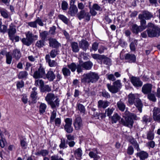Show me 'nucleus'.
I'll use <instances>...</instances> for the list:
<instances>
[{"instance_id": "14", "label": "nucleus", "mask_w": 160, "mask_h": 160, "mask_svg": "<svg viewBox=\"0 0 160 160\" xmlns=\"http://www.w3.org/2000/svg\"><path fill=\"white\" fill-rule=\"evenodd\" d=\"M152 86V84L150 83H146L144 84L142 87V92L145 94H147L151 92Z\"/></svg>"}, {"instance_id": "35", "label": "nucleus", "mask_w": 160, "mask_h": 160, "mask_svg": "<svg viewBox=\"0 0 160 160\" xmlns=\"http://www.w3.org/2000/svg\"><path fill=\"white\" fill-rule=\"evenodd\" d=\"M6 62L7 64H10L12 60V57L10 52H6Z\"/></svg>"}, {"instance_id": "55", "label": "nucleus", "mask_w": 160, "mask_h": 160, "mask_svg": "<svg viewBox=\"0 0 160 160\" xmlns=\"http://www.w3.org/2000/svg\"><path fill=\"white\" fill-rule=\"evenodd\" d=\"M0 135L2 139L0 140V146L1 148H3L5 146V142L4 137H2V133L0 131Z\"/></svg>"}, {"instance_id": "44", "label": "nucleus", "mask_w": 160, "mask_h": 160, "mask_svg": "<svg viewBox=\"0 0 160 160\" xmlns=\"http://www.w3.org/2000/svg\"><path fill=\"white\" fill-rule=\"evenodd\" d=\"M148 98L150 101L153 102H155L156 101V98L154 93H152L151 92L148 93Z\"/></svg>"}, {"instance_id": "41", "label": "nucleus", "mask_w": 160, "mask_h": 160, "mask_svg": "<svg viewBox=\"0 0 160 160\" xmlns=\"http://www.w3.org/2000/svg\"><path fill=\"white\" fill-rule=\"evenodd\" d=\"M92 58L95 59H98L100 60H103L104 55H101L98 54H92L91 55Z\"/></svg>"}, {"instance_id": "20", "label": "nucleus", "mask_w": 160, "mask_h": 160, "mask_svg": "<svg viewBox=\"0 0 160 160\" xmlns=\"http://www.w3.org/2000/svg\"><path fill=\"white\" fill-rule=\"evenodd\" d=\"M133 104L138 108L140 112H141L143 104L141 100L138 98H136Z\"/></svg>"}, {"instance_id": "56", "label": "nucleus", "mask_w": 160, "mask_h": 160, "mask_svg": "<svg viewBox=\"0 0 160 160\" xmlns=\"http://www.w3.org/2000/svg\"><path fill=\"white\" fill-rule=\"evenodd\" d=\"M20 145L22 149H25L27 148L28 144L25 140H21L20 141Z\"/></svg>"}, {"instance_id": "11", "label": "nucleus", "mask_w": 160, "mask_h": 160, "mask_svg": "<svg viewBox=\"0 0 160 160\" xmlns=\"http://www.w3.org/2000/svg\"><path fill=\"white\" fill-rule=\"evenodd\" d=\"M152 113L154 120L160 122V108L158 107H154L152 110Z\"/></svg>"}, {"instance_id": "50", "label": "nucleus", "mask_w": 160, "mask_h": 160, "mask_svg": "<svg viewBox=\"0 0 160 160\" xmlns=\"http://www.w3.org/2000/svg\"><path fill=\"white\" fill-rule=\"evenodd\" d=\"M52 90L51 88L48 85H43V86L41 89V91L42 92H49L51 91Z\"/></svg>"}, {"instance_id": "52", "label": "nucleus", "mask_w": 160, "mask_h": 160, "mask_svg": "<svg viewBox=\"0 0 160 160\" xmlns=\"http://www.w3.org/2000/svg\"><path fill=\"white\" fill-rule=\"evenodd\" d=\"M58 17L65 24H67L68 23V19L63 15L60 14L58 15Z\"/></svg>"}, {"instance_id": "1", "label": "nucleus", "mask_w": 160, "mask_h": 160, "mask_svg": "<svg viewBox=\"0 0 160 160\" xmlns=\"http://www.w3.org/2000/svg\"><path fill=\"white\" fill-rule=\"evenodd\" d=\"M99 78V76L98 73L90 72L83 74L81 78V82L84 84L94 83L97 82Z\"/></svg>"}, {"instance_id": "57", "label": "nucleus", "mask_w": 160, "mask_h": 160, "mask_svg": "<svg viewBox=\"0 0 160 160\" xmlns=\"http://www.w3.org/2000/svg\"><path fill=\"white\" fill-rule=\"evenodd\" d=\"M114 109L113 108H109L106 109L105 112L107 113V116L110 117L111 114L112 113Z\"/></svg>"}, {"instance_id": "49", "label": "nucleus", "mask_w": 160, "mask_h": 160, "mask_svg": "<svg viewBox=\"0 0 160 160\" xmlns=\"http://www.w3.org/2000/svg\"><path fill=\"white\" fill-rule=\"evenodd\" d=\"M48 32L47 31H42V32H40V36L42 39L45 40L48 36Z\"/></svg>"}, {"instance_id": "25", "label": "nucleus", "mask_w": 160, "mask_h": 160, "mask_svg": "<svg viewBox=\"0 0 160 160\" xmlns=\"http://www.w3.org/2000/svg\"><path fill=\"white\" fill-rule=\"evenodd\" d=\"M46 77L50 81H52L56 78V76L53 72L50 70L48 71L46 74Z\"/></svg>"}, {"instance_id": "10", "label": "nucleus", "mask_w": 160, "mask_h": 160, "mask_svg": "<svg viewBox=\"0 0 160 160\" xmlns=\"http://www.w3.org/2000/svg\"><path fill=\"white\" fill-rule=\"evenodd\" d=\"M130 80L132 85L136 88L140 87L142 85L143 83L138 77L132 76Z\"/></svg>"}, {"instance_id": "38", "label": "nucleus", "mask_w": 160, "mask_h": 160, "mask_svg": "<svg viewBox=\"0 0 160 160\" xmlns=\"http://www.w3.org/2000/svg\"><path fill=\"white\" fill-rule=\"evenodd\" d=\"M47 105L46 104L41 103L39 107V111L40 113H43L45 112L47 108Z\"/></svg>"}, {"instance_id": "36", "label": "nucleus", "mask_w": 160, "mask_h": 160, "mask_svg": "<svg viewBox=\"0 0 160 160\" xmlns=\"http://www.w3.org/2000/svg\"><path fill=\"white\" fill-rule=\"evenodd\" d=\"M35 85L36 86L39 87L41 89L44 85V82L42 79L36 80L35 82Z\"/></svg>"}, {"instance_id": "13", "label": "nucleus", "mask_w": 160, "mask_h": 160, "mask_svg": "<svg viewBox=\"0 0 160 160\" xmlns=\"http://www.w3.org/2000/svg\"><path fill=\"white\" fill-rule=\"evenodd\" d=\"M153 16V15L150 12L147 11H144L142 12V13L138 15L139 19H145L149 20L152 18Z\"/></svg>"}, {"instance_id": "63", "label": "nucleus", "mask_w": 160, "mask_h": 160, "mask_svg": "<svg viewBox=\"0 0 160 160\" xmlns=\"http://www.w3.org/2000/svg\"><path fill=\"white\" fill-rule=\"evenodd\" d=\"M41 155L45 157L47 156L49 154V151L46 149H43L41 150Z\"/></svg>"}, {"instance_id": "5", "label": "nucleus", "mask_w": 160, "mask_h": 160, "mask_svg": "<svg viewBox=\"0 0 160 160\" xmlns=\"http://www.w3.org/2000/svg\"><path fill=\"white\" fill-rule=\"evenodd\" d=\"M107 86L108 90L112 93H116L118 91L119 89L122 86V84L119 80H117L113 83L112 85L107 84Z\"/></svg>"}, {"instance_id": "17", "label": "nucleus", "mask_w": 160, "mask_h": 160, "mask_svg": "<svg viewBox=\"0 0 160 160\" xmlns=\"http://www.w3.org/2000/svg\"><path fill=\"white\" fill-rule=\"evenodd\" d=\"M45 58L46 62H48L50 67H55L58 66V63L55 61L51 59L49 54H47L45 56Z\"/></svg>"}, {"instance_id": "15", "label": "nucleus", "mask_w": 160, "mask_h": 160, "mask_svg": "<svg viewBox=\"0 0 160 160\" xmlns=\"http://www.w3.org/2000/svg\"><path fill=\"white\" fill-rule=\"evenodd\" d=\"M124 59L129 63L134 62L136 60V57L133 54L127 53L124 55Z\"/></svg>"}, {"instance_id": "42", "label": "nucleus", "mask_w": 160, "mask_h": 160, "mask_svg": "<svg viewBox=\"0 0 160 160\" xmlns=\"http://www.w3.org/2000/svg\"><path fill=\"white\" fill-rule=\"evenodd\" d=\"M86 12H86L84 10H81L77 15L78 19L80 20L84 18Z\"/></svg>"}, {"instance_id": "6", "label": "nucleus", "mask_w": 160, "mask_h": 160, "mask_svg": "<svg viewBox=\"0 0 160 160\" xmlns=\"http://www.w3.org/2000/svg\"><path fill=\"white\" fill-rule=\"evenodd\" d=\"M120 124L130 128L133 127L134 121L130 116H123L120 121Z\"/></svg>"}, {"instance_id": "59", "label": "nucleus", "mask_w": 160, "mask_h": 160, "mask_svg": "<svg viewBox=\"0 0 160 160\" xmlns=\"http://www.w3.org/2000/svg\"><path fill=\"white\" fill-rule=\"evenodd\" d=\"M134 152V149L133 147L130 146H129L127 149V153L129 155H132Z\"/></svg>"}, {"instance_id": "58", "label": "nucleus", "mask_w": 160, "mask_h": 160, "mask_svg": "<svg viewBox=\"0 0 160 160\" xmlns=\"http://www.w3.org/2000/svg\"><path fill=\"white\" fill-rule=\"evenodd\" d=\"M65 124L64 125H72V119L70 118H67L64 120Z\"/></svg>"}, {"instance_id": "46", "label": "nucleus", "mask_w": 160, "mask_h": 160, "mask_svg": "<svg viewBox=\"0 0 160 160\" xmlns=\"http://www.w3.org/2000/svg\"><path fill=\"white\" fill-rule=\"evenodd\" d=\"M64 129L68 133H71L73 131V128L72 125H64Z\"/></svg>"}, {"instance_id": "31", "label": "nucleus", "mask_w": 160, "mask_h": 160, "mask_svg": "<svg viewBox=\"0 0 160 160\" xmlns=\"http://www.w3.org/2000/svg\"><path fill=\"white\" fill-rule=\"evenodd\" d=\"M78 66V64L76 65L75 63L72 62L70 64L67 65L68 67L70 69L72 72H74L76 69L77 70V68Z\"/></svg>"}, {"instance_id": "27", "label": "nucleus", "mask_w": 160, "mask_h": 160, "mask_svg": "<svg viewBox=\"0 0 160 160\" xmlns=\"http://www.w3.org/2000/svg\"><path fill=\"white\" fill-rule=\"evenodd\" d=\"M93 151L90 152L88 154L91 158H100V157L98 155V153L97 150L96 148H94L92 150Z\"/></svg>"}, {"instance_id": "51", "label": "nucleus", "mask_w": 160, "mask_h": 160, "mask_svg": "<svg viewBox=\"0 0 160 160\" xmlns=\"http://www.w3.org/2000/svg\"><path fill=\"white\" fill-rule=\"evenodd\" d=\"M104 57L103 58V63L108 65H110L111 64L110 59L108 57H106L104 55Z\"/></svg>"}, {"instance_id": "24", "label": "nucleus", "mask_w": 160, "mask_h": 160, "mask_svg": "<svg viewBox=\"0 0 160 160\" xmlns=\"http://www.w3.org/2000/svg\"><path fill=\"white\" fill-rule=\"evenodd\" d=\"M70 46L72 48V51L74 52H79V49L78 43L73 42H71Z\"/></svg>"}, {"instance_id": "32", "label": "nucleus", "mask_w": 160, "mask_h": 160, "mask_svg": "<svg viewBox=\"0 0 160 160\" xmlns=\"http://www.w3.org/2000/svg\"><path fill=\"white\" fill-rule=\"evenodd\" d=\"M136 95L134 94H130L128 95V103L130 105L133 104L136 99Z\"/></svg>"}, {"instance_id": "34", "label": "nucleus", "mask_w": 160, "mask_h": 160, "mask_svg": "<svg viewBox=\"0 0 160 160\" xmlns=\"http://www.w3.org/2000/svg\"><path fill=\"white\" fill-rule=\"evenodd\" d=\"M117 105L120 110L122 112H123L124 111L125 109L126 106L122 101L120 100L118 102Z\"/></svg>"}, {"instance_id": "47", "label": "nucleus", "mask_w": 160, "mask_h": 160, "mask_svg": "<svg viewBox=\"0 0 160 160\" xmlns=\"http://www.w3.org/2000/svg\"><path fill=\"white\" fill-rule=\"evenodd\" d=\"M120 118V117L117 114H114L112 118V123H116Z\"/></svg>"}, {"instance_id": "48", "label": "nucleus", "mask_w": 160, "mask_h": 160, "mask_svg": "<svg viewBox=\"0 0 160 160\" xmlns=\"http://www.w3.org/2000/svg\"><path fill=\"white\" fill-rule=\"evenodd\" d=\"M61 148L64 149L67 147V146L66 144V141L64 138H62L61 139V143L59 145Z\"/></svg>"}, {"instance_id": "18", "label": "nucleus", "mask_w": 160, "mask_h": 160, "mask_svg": "<svg viewBox=\"0 0 160 160\" xmlns=\"http://www.w3.org/2000/svg\"><path fill=\"white\" fill-rule=\"evenodd\" d=\"M79 47L84 51L88 48L89 46L88 42L84 39H82L79 42Z\"/></svg>"}, {"instance_id": "3", "label": "nucleus", "mask_w": 160, "mask_h": 160, "mask_svg": "<svg viewBox=\"0 0 160 160\" xmlns=\"http://www.w3.org/2000/svg\"><path fill=\"white\" fill-rule=\"evenodd\" d=\"M25 34L26 38H22L21 39V41L24 44L27 46H30L33 41L38 39V36L33 35L30 31L26 32Z\"/></svg>"}, {"instance_id": "45", "label": "nucleus", "mask_w": 160, "mask_h": 160, "mask_svg": "<svg viewBox=\"0 0 160 160\" xmlns=\"http://www.w3.org/2000/svg\"><path fill=\"white\" fill-rule=\"evenodd\" d=\"M137 40H136L132 41L130 45V49L132 51H135L136 49V47L137 46Z\"/></svg>"}, {"instance_id": "61", "label": "nucleus", "mask_w": 160, "mask_h": 160, "mask_svg": "<svg viewBox=\"0 0 160 160\" xmlns=\"http://www.w3.org/2000/svg\"><path fill=\"white\" fill-rule=\"evenodd\" d=\"M98 42H94L92 45V49H90V50L92 51V50L94 51H96L98 49Z\"/></svg>"}, {"instance_id": "21", "label": "nucleus", "mask_w": 160, "mask_h": 160, "mask_svg": "<svg viewBox=\"0 0 160 160\" xmlns=\"http://www.w3.org/2000/svg\"><path fill=\"white\" fill-rule=\"evenodd\" d=\"M136 155L137 157H139L140 159L142 160L147 158L148 156V153L144 151H142L137 152Z\"/></svg>"}, {"instance_id": "22", "label": "nucleus", "mask_w": 160, "mask_h": 160, "mask_svg": "<svg viewBox=\"0 0 160 160\" xmlns=\"http://www.w3.org/2000/svg\"><path fill=\"white\" fill-rule=\"evenodd\" d=\"M76 110L80 112L81 114L84 115L85 113L86 110L85 106L82 104L80 103H77L76 105Z\"/></svg>"}, {"instance_id": "28", "label": "nucleus", "mask_w": 160, "mask_h": 160, "mask_svg": "<svg viewBox=\"0 0 160 160\" xmlns=\"http://www.w3.org/2000/svg\"><path fill=\"white\" fill-rule=\"evenodd\" d=\"M131 30L133 33L135 34H138L139 32L142 31L140 28V27L136 24H134L132 25Z\"/></svg>"}, {"instance_id": "43", "label": "nucleus", "mask_w": 160, "mask_h": 160, "mask_svg": "<svg viewBox=\"0 0 160 160\" xmlns=\"http://www.w3.org/2000/svg\"><path fill=\"white\" fill-rule=\"evenodd\" d=\"M28 75V73L25 71H21L19 72L18 76V78L19 79H22L26 78Z\"/></svg>"}, {"instance_id": "30", "label": "nucleus", "mask_w": 160, "mask_h": 160, "mask_svg": "<svg viewBox=\"0 0 160 160\" xmlns=\"http://www.w3.org/2000/svg\"><path fill=\"white\" fill-rule=\"evenodd\" d=\"M152 120V118L150 116L144 115L142 118V122L143 123L147 124L148 122H150Z\"/></svg>"}, {"instance_id": "4", "label": "nucleus", "mask_w": 160, "mask_h": 160, "mask_svg": "<svg viewBox=\"0 0 160 160\" xmlns=\"http://www.w3.org/2000/svg\"><path fill=\"white\" fill-rule=\"evenodd\" d=\"M93 63L91 61L80 62L78 64L77 72L80 73L82 72L83 69L86 70H89L91 69Z\"/></svg>"}, {"instance_id": "54", "label": "nucleus", "mask_w": 160, "mask_h": 160, "mask_svg": "<svg viewBox=\"0 0 160 160\" xmlns=\"http://www.w3.org/2000/svg\"><path fill=\"white\" fill-rule=\"evenodd\" d=\"M56 112L55 110H53L52 112L51 113V115L50 116V122H53L54 120V119L56 117Z\"/></svg>"}, {"instance_id": "53", "label": "nucleus", "mask_w": 160, "mask_h": 160, "mask_svg": "<svg viewBox=\"0 0 160 160\" xmlns=\"http://www.w3.org/2000/svg\"><path fill=\"white\" fill-rule=\"evenodd\" d=\"M58 54V51L56 49L52 50L50 52V57L53 58H55Z\"/></svg>"}, {"instance_id": "33", "label": "nucleus", "mask_w": 160, "mask_h": 160, "mask_svg": "<svg viewBox=\"0 0 160 160\" xmlns=\"http://www.w3.org/2000/svg\"><path fill=\"white\" fill-rule=\"evenodd\" d=\"M62 73L65 77L70 76L71 72L69 69L66 67H63L62 69Z\"/></svg>"}, {"instance_id": "12", "label": "nucleus", "mask_w": 160, "mask_h": 160, "mask_svg": "<svg viewBox=\"0 0 160 160\" xmlns=\"http://www.w3.org/2000/svg\"><path fill=\"white\" fill-rule=\"evenodd\" d=\"M16 32V30L15 26L12 24H11L9 25V28L8 29V35L11 40H13L14 36Z\"/></svg>"}, {"instance_id": "60", "label": "nucleus", "mask_w": 160, "mask_h": 160, "mask_svg": "<svg viewBox=\"0 0 160 160\" xmlns=\"http://www.w3.org/2000/svg\"><path fill=\"white\" fill-rule=\"evenodd\" d=\"M37 93L36 91H32L31 94V97L33 101L36 100L37 98Z\"/></svg>"}, {"instance_id": "23", "label": "nucleus", "mask_w": 160, "mask_h": 160, "mask_svg": "<svg viewBox=\"0 0 160 160\" xmlns=\"http://www.w3.org/2000/svg\"><path fill=\"white\" fill-rule=\"evenodd\" d=\"M110 103L107 101L100 100L98 102V107L99 108H106L109 105Z\"/></svg>"}, {"instance_id": "16", "label": "nucleus", "mask_w": 160, "mask_h": 160, "mask_svg": "<svg viewBox=\"0 0 160 160\" xmlns=\"http://www.w3.org/2000/svg\"><path fill=\"white\" fill-rule=\"evenodd\" d=\"M49 46L53 48H58L60 44L59 43L55 38H50L48 39Z\"/></svg>"}, {"instance_id": "2", "label": "nucleus", "mask_w": 160, "mask_h": 160, "mask_svg": "<svg viewBox=\"0 0 160 160\" xmlns=\"http://www.w3.org/2000/svg\"><path fill=\"white\" fill-rule=\"evenodd\" d=\"M45 100L52 109H56L60 105V100L58 97L52 92L47 94Z\"/></svg>"}, {"instance_id": "26", "label": "nucleus", "mask_w": 160, "mask_h": 160, "mask_svg": "<svg viewBox=\"0 0 160 160\" xmlns=\"http://www.w3.org/2000/svg\"><path fill=\"white\" fill-rule=\"evenodd\" d=\"M21 53L20 50L16 49L12 51L13 57L16 60H18L21 57Z\"/></svg>"}, {"instance_id": "64", "label": "nucleus", "mask_w": 160, "mask_h": 160, "mask_svg": "<svg viewBox=\"0 0 160 160\" xmlns=\"http://www.w3.org/2000/svg\"><path fill=\"white\" fill-rule=\"evenodd\" d=\"M147 144L148 147H150L152 148H153L155 145V142L152 140L148 142Z\"/></svg>"}, {"instance_id": "37", "label": "nucleus", "mask_w": 160, "mask_h": 160, "mask_svg": "<svg viewBox=\"0 0 160 160\" xmlns=\"http://www.w3.org/2000/svg\"><path fill=\"white\" fill-rule=\"evenodd\" d=\"M45 45V40L41 39L38 40L36 42L35 44V46L39 48H40L43 47Z\"/></svg>"}, {"instance_id": "7", "label": "nucleus", "mask_w": 160, "mask_h": 160, "mask_svg": "<svg viewBox=\"0 0 160 160\" xmlns=\"http://www.w3.org/2000/svg\"><path fill=\"white\" fill-rule=\"evenodd\" d=\"M147 31L149 37H158L160 34V30L157 27L148 28Z\"/></svg>"}, {"instance_id": "62", "label": "nucleus", "mask_w": 160, "mask_h": 160, "mask_svg": "<svg viewBox=\"0 0 160 160\" xmlns=\"http://www.w3.org/2000/svg\"><path fill=\"white\" fill-rule=\"evenodd\" d=\"M68 3L65 1H63L62 3V8L63 10H66L67 9Z\"/></svg>"}, {"instance_id": "9", "label": "nucleus", "mask_w": 160, "mask_h": 160, "mask_svg": "<svg viewBox=\"0 0 160 160\" xmlns=\"http://www.w3.org/2000/svg\"><path fill=\"white\" fill-rule=\"evenodd\" d=\"M73 125L75 129L79 130L82 128L83 123L81 117L78 116L76 117L73 121Z\"/></svg>"}, {"instance_id": "29", "label": "nucleus", "mask_w": 160, "mask_h": 160, "mask_svg": "<svg viewBox=\"0 0 160 160\" xmlns=\"http://www.w3.org/2000/svg\"><path fill=\"white\" fill-rule=\"evenodd\" d=\"M82 154V151L80 148H78L74 152V155L76 158L77 159H81Z\"/></svg>"}, {"instance_id": "39", "label": "nucleus", "mask_w": 160, "mask_h": 160, "mask_svg": "<svg viewBox=\"0 0 160 160\" xmlns=\"http://www.w3.org/2000/svg\"><path fill=\"white\" fill-rule=\"evenodd\" d=\"M154 138V134L153 131L150 130L147 132V138L148 140H152Z\"/></svg>"}, {"instance_id": "40", "label": "nucleus", "mask_w": 160, "mask_h": 160, "mask_svg": "<svg viewBox=\"0 0 160 160\" xmlns=\"http://www.w3.org/2000/svg\"><path fill=\"white\" fill-rule=\"evenodd\" d=\"M140 25L139 26L142 31L145 29L147 28L146 22L144 19H140Z\"/></svg>"}, {"instance_id": "8", "label": "nucleus", "mask_w": 160, "mask_h": 160, "mask_svg": "<svg viewBox=\"0 0 160 160\" xmlns=\"http://www.w3.org/2000/svg\"><path fill=\"white\" fill-rule=\"evenodd\" d=\"M45 72L44 68L41 65L37 70L34 72L33 77L35 79H38L43 78L45 76Z\"/></svg>"}, {"instance_id": "19", "label": "nucleus", "mask_w": 160, "mask_h": 160, "mask_svg": "<svg viewBox=\"0 0 160 160\" xmlns=\"http://www.w3.org/2000/svg\"><path fill=\"white\" fill-rule=\"evenodd\" d=\"M78 11V9L76 5L71 6L68 11V13L71 16H74L77 13Z\"/></svg>"}]
</instances>
